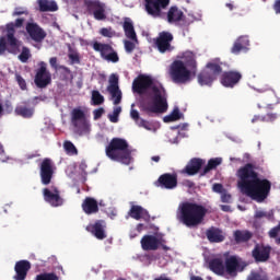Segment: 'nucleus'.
<instances>
[{
  "instance_id": "obj_19",
  "label": "nucleus",
  "mask_w": 280,
  "mask_h": 280,
  "mask_svg": "<svg viewBox=\"0 0 280 280\" xmlns=\"http://www.w3.org/2000/svg\"><path fill=\"white\" fill-rule=\"evenodd\" d=\"M112 100H114V105L117 106L121 104V90H119V77L112 74L109 77V85L107 86Z\"/></svg>"
},
{
  "instance_id": "obj_34",
  "label": "nucleus",
  "mask_w": 280,
  "mask_h": 280,
  "mask_svg": "<svg viewBox=\"0 0 280 280\" xmlns=\"http://www.w3.org/2000/svg\"><path fill=\"white\" fill-rule=\"evenodd\" d=\"M209 268L214 275L222 276L225 272L224 262L220 258H213L209 261Z\"/></svg>"
},
{
  "instance_id": "obj_26",
  "label": "nucleus",
  "mask_w": 280,
  "mask_h": 280,
  "mask_svg": "<svg viewBox=\"0 0 280 280\" xmlns=\"http://www.w3.org/2000/svg\"><path fill=\"white\" fill-rule=\"evenodd\" d=\"M248 45H250V40H248V36H240L233 44L231 48V54L234 56H240L242 51H246Z\"/></svg>"
},
{
  "instance_id": "obj_40",
  "label": "nucleus",
  "mask_w": 280,
  "mask_h": 280,
  "mask_svg": "<svg viewBox=\"0 0 280 280\" xmlns=\"http://www.w3.org/2000/svg\"><path fill=\"white\" fill-rule=\"evenodd\" d=\"M92 102L94 106H101V104H104V95L97 90L92 91Z\"/></svg>"
},
{
  "instance_id": "obj_52",
  "label": "nucleus",
  "mask_w": 280,
  "mask_h": 280,
  "mask_svg": "<svg viewBox=\"0 0 280 280\" xmlns=\"http://www.w3.org/2000/svg\"><path fill=\"white\" fill-rule=\"evenodd\" d=\"M212 189L215 194H222L224 191V186L222 184H213Z\"/></svg>"
},
{
  "instance_id": "obj_43",
  "label": "nucleus",
  "mask_w": 280,
  "mask_h": 280,
  "mask_svg": "<svg viewBox=\"0 0 280 280\" xmlns=\"http://www.w3.org/2000/svg\"><path fill=\"white\" fill-rule=\"evenodd\" d=\"M254 218L256 220H261V218H266L267 220H272L275 218V213L273 212H266V211L257 210L255 212Z\"/></svg>"
},
{
  "instance_id": "obj_2",
  "label": "nucleus",
  "mask_w": 280,
  "mask_h": 280,
  "mask_svg": "<svg viewBox=\"0 0 280 280\" xmlns=\"http://www.w3.org/2000/svg\"><path fill=\"white\" fill-rule=\"evenodd\" d=\"M237 187L248 198L256 202H264L270 196L272 183L267 178H260L257 173V166L253 163H247L240 167L236 172Z\"/></svg>"
},
{
  "instance_id": "obj_10",
  "label": "nucleus",
  "mask_w": 280,
  "mask_h": 280,
  "mask_svg": "<svg viewBox=\"0 0 280 280\" xmlns=\"http://www.w3.org/2000/svg\"><path fill=\"white\" fill-rule=\"evenodd\" d=\"M94 51H97L107 62H119V55L115 51V48L110 44H104L100 42H94L92 44Z\"/></svg>"
},
{
  "instance_id": "obj_62",
  "label": "nucleus",
  "mask_w": 280,
  "mask_h": 280,
  "mask_svg": "<svg viewBox=\"0 0 280 280\" xmlns=\"http://www.w3.org/2000/svg\"><path fill=\"white\" fill-rule=\"evenodd\" d=\"M137 231H138V233H141L143 231V224L142 223H139L137 225Z\"/></svg>"
},
{
  "instance_id": "obj_31",
  "label": "nucleus",
  "mask_w": 280,
  "mask_h": 280,
  "mask_svg": "<svg viewBox=\"0 0 280 280\" xmlns=\"http://www.w3.org/2000/svg\"><path fill=\"white\" fill-rule=\"evenodd\" d=\"M122 28L125 36L129 38V40H137V32L135 31V24L130 18H125Z\"/></svg>"
},
{
  "instance_id": "obj_27",
  "label": "nucleus",
  "mask_w": 280,
  "mask_h": 280,
  "mask_svg": "<svg viewBox=\"0 0 280 280\" xmlns=\"http://www.w3.org/2000/svg\"><path fill=\"white\" fill-rule=\"evenodd\" d=\"M82 210L86 215H93L94 213L100 212V206L97 200L92 197H86L82 202Z\"/></svg>"
},
{
  "instance_id": "obj_4",
  "label": "nucleus",
  "mask_w": 280,
  "mask_h": 280,
  "mask_svg": "<svg viewBox=\"0 0 280 280\" xmlns=\"http://www.w3.org/2000/svg\"><path fill=\"white\" fill-rule=\"evenodd\" d=\"M170 0H144V10L152 19H166L167 23H180L185 18V13L178 7H171L167 14L163 10H167Z\"/></svg>"
},
{
  "instance_id": "obj_14",
  "label": "nucleus",
  "mask_w": 280,
  "mask_h": 280,
  "mask_svg": "<svg viewBox=\"0 0 280 280\" xmlns=\"http://www.w3.org/2000/svg\"><path fill=\"white\" fill-rule=\"evenodd\" d=\"M71 124L73 128H77L80 132H86L89 130V120H86V114L80 108H74L71 112Z\"/></svg>"
},
{
  "instance_id": "obj_29",
  "label": "nucleus",
  "mask_w": 280,
  "mask_h": 280,
  "mask_svg": "<svg viewBox=\"0 0 280 280\" xmlns=\"http://www.w3.org/2000/svg\"><path fill=\"white\" fill-rule=\"evenodd\" d=\"M235 244H246L253 240V232L248 230H236L233 232Z\"/></svg>"
},
{
  "instance_id": "obj_38",
  "label": "nucleus",
  "mask_w": 280,
  "mask_h": 280,
  "mask_svg": "<svg viewBox=\"0 0 280 280\" xmlns=\"http://www.w3.org/2000/svg\"><path fill=\"white\" fill-rule=\"evenodd\" d=\"M63 150L67 154H69V156H77L78 154V148H75V144L69 140L63 142Z\"/></svg>"
},
{
  "instance_id": "obj_22",
  "label": "nucleus",
  "mask_w": 280,
  "mask_h": 280,
  "mask_svg": "<svg viewBox=\"0 0 280 280\" xmlns=\"http://www.w3.org/2000/svg\"><path fill=\"white\" fill-rule=\"evenodd\" d=\"M32 270V262L28 260H20L15 262L14 271L15 276L13 277L14 280H25L27 279V272Z\"/></svg>"
},
{
  "instance_id": "obj_13",
  "label": "nucleus",
  "mask_w": 280,
  "mask_h": 280,
  "mask_svg": "<svg viewBox=\"0 0 280 280\" xmlns=\"http://www.w3.org/2000/svg\"><path fill=\"white\" fill-rule=\"evenodd\" d=\"M25 30L26 34L34 43H43L44 38H47V33L38 23L34 22V19H31V21L25 24Z\"/></svg>"
},
{
  "instance_id": "obj_36",
  "label": "nucleus",
  "mask_w": 280,
  "mask_h": 280,
  "mask_svg": "<svg viewBox=\"0 0 280 280\" xmlns=\"http://www.w3.org/2000/svg\"><path fill=\"white\" fill-rule=\"evenodd\" d=\"M218 165H222V158H214L208 161V164L203 167L200 176H207L211 170H215Z\"/></svg>"
},
{
  "instance_id": "obj_46",
  "label": "nucleus",
  "mask_w": 280,
  "mask_h": 280,
  "mask_svg": "<svg viewBox=\"0 0 280 280\" xmlns=\"http://www.w3.org/2000/svg\"><path fill=\"white\" fill-rule=\"evenodd\" d=\"M278 118H279L278 114L268 113L267 115L262 116V121L264 122H272V121H277Z\"/></svg>"
},
{
  "instance_id": "obj_48",
  "label": "nucleus",
  "mask_w": 280,
  "mask_h": 280,
  "mask_svg": "<svg viewBox=\"0 0 280 280\" xmlns=\"http://www.w3.org/2000/svg\"><path fill=\"white\" fill-rule=\"evenodd\" d=\"M247 280H268V277L261 276V273L257 271H252L250 275L247 277Z\"/></svg>"
},
{
  "instance_id": "obj_55",
  "label": "nucleus",
  "mask_w": 280,
  "mask_h": 280,
  "mask_svg": "<svg viewBox=\"0 0 280 280\" xmlns=\"http://www.w3.org/2000/svg\"><path fill=\"white\" fill-rule=\"evenodd\" d=\"M108 119H109V121H112V124H117V121H119V116L117 114L113 113V114L108 115Z\"/></svg>"
},
{
  "instance_id": "obj_47",
  "label": "nucleus",
  "mask_w": 280,
  "mask_h": 280,
  "mask_svg": "<svg viewBox=\"0 0 280 280\" xmlns=\"http://www.w3.org/2000/svg\"><path fill=\"white\" fill-rule=\"evenodd\" d=\"M15 80L22 91H27V82H25V79L21 74H15Z\"/></svg>"
},
{
  "instance_id": "obj_3",
  "label": "nucleus",
  "mask_w": 280,
  "mask_h": 280,
  "mask_svg": "<svg viewBox=\"0 0 280 280\" xmlns=\"http://www.w3.org/2000/svg\"><path fill=\"white\" fill-rule=\"evenodd\" d=\"M184 60H175L170 68V78L174 84H187L198 72V62L194 52H186Z\"/></svg>"
},
{
  "instance_id": "obj_42",
  "label": "nucleus",
  "mask_w": 280,
  "mask_h": 280,
  "mask_svg": "<svg viewBox=\"0 0 280 280\" xmlns=\"http://www.w3.org/2000/svg\"><path fill=\"white\" fill-rule=\"evenodd\" d=\"M55 272H44L36 276L35 280H59Z\"/></svg>"
},
{
  "instance_id": "obj_7",
  "label": "nucleus",
  "mask_w": 280,
  "mask_h": 280,
  "mask_svg": "<svg viewBox=\"0 0 280 280\" xmlns=\"http://www.w3.org/2000/svg\"><path fill=\"white\" fill-rule=\"evenodd\" d=\"M25 25V18H18L14 22H10L5 25L7 38L0 37V54H5L9 45V54H14L19 51V39L15 38L16 30H21Z\"/></svg>"
},
{
  "instance_id": "obj_53",
  "label": "nucleus",
  "mask_w": 280,
  "mask_h": 280,
  "mask_svg": "<svg viewBox=\"0 0 280 280\" xmlns=\"http://www.w3.org/2000/svg\"><path fill=\"white\" fill-rule=\"evenodd\" d=\"M231 194H228V192H222V195H221V201L222 202H231Z\"/></svg>"
},
{
  "instance_id": "obj_25",
  "label": "nucleus",
  "mask_w": 280,
  "mask_h": 280,
  "mask_svg": "<svg viewBox=\"0 0 280 280\" xmlns=\"http://www.w3.org/2000/svg\"><path fill=\"white\" fill-rule=\"evenodd\" d=\"M206 237L211 244H220L224 242V232L218 228H210L206 231Z\"/></svg>"
},
{
  "instance_id": "obj_18",
  "label": "nucleus",
  "mask_w": 280,
  "mask_h": 280,
  "mask_svg": "<svg viewBox=\"0 0 280 280\" xmlns=\"http://www.w3.org/2000/svg\"><path fill=\"white\" fill-rule=\"evenodd\" d=\"M162 189H176L178 187V175L176 173L162 174L156 182Z\"/></svg>"
},
{
  "instance_id": "obj_9",
  "label": "nucleus",
  "mask_w": 280,
  "mask_h": 280,
  "mask_svg": "<svg viewBox=\"0 0 280 280\" xmlns=\"http://www.w3.org/2000/svg\"><path fill=\"white\" fill-rule=\"evenodd\" d=\"M172 40H174V35L170 32H161L156 38H153V47L158 49L160 54H170L174 51V46H172Z\"/></svg>"
},
{
  "instance_id": "obj_58",
  "label": "nucleus",
  "mask_w": 280,
  "mask_h": 280,
  "mask_svg": "<svg viewBox=\"0 0 280 280\" xmlns=\"http://www.w3.org/2000/svg\"><path fill=\"white\" fill-rule=\"evenodd\" d=\"M257 121H264V116L255 115L252 119V124H257Z\"/></svg>"
},
{
  "instance_id": "obj_61",
  "label": "nucleus",
  "mask_w": 280,
  "mask_h": 280,
  "mask_svg": "<svg viewBox=\"0 0 280 280\" xmlns=\"http://www.w3.org/2000/svg\"><path fill=\"white\" fill-rule=\"evenodd\" d=\"M151 160L154 161V163H159V161H161V156L154 155L151 158Z\"/></svg>"
},
{
  "instance_id": "obj_54",
  "label": "nucleus",
  "mask_w": 280,
  "mask_h": 280,
  "mask_svg": "<svg viewBox=\"0 0 280 280\" xmlns=\"http://www.w3.org/2000/svg\"><path fill=\"white\" fill-rule=\"evenodd\" d=\"M183 185H184V187H188V189H194V187L196 186V184L190 179L184 180Z\"/></svg>"
},
{
  "instance_id": "obj_49",
  "label": "nucleus",
  "mask_w": 280,
  "mask_h": 280,
  "mask_svg": "<svg viewBox=\"0 0 280 280\" xmlns=\"http://www.w3.org/2000/svg\"><path fill=\"white\" fill-rule=\"evenodd\" d=\"M105 110L104 107H100L97 109L93 110L94 120L97 121V119H102V115H104Z\"/></svg>"
},
{
  "instance_id": "obj_28",
  "label": "nucleus",
  "mask_w": 280,
  "mask_h": 280,
  "mask_svg": "<svg viewBox=\"0 0 280 280\" xmlns=\"http://www.w3.org/2000/svg\"><path fill=\"white\" fill-rule=\"evenodd\" d=\"M15 115L24 119H32L34 117V107L30 106L28 102H23L15 107Z\"/></svg>"
},
{
  "instance_id": "obj_30",
  "label": "nucleus",
  "mask_w": 280,
  "mask_h": 280,
  "mask_svg": "<svg viewBox=\"0 0 280 280\" xmlns=\"http://www.w3.org/2000/svg\"><path fill=\"white\" fill-rule=\"evenodd\" d=\"M240 267V261L237 260V257L230 256L225 259V272L230 275L231 277H235L237 275V268Z\"/></svg>"
},
{
  "instance_id": "obj_51",
  "label": "nucleus",
  "mask_w": 280,
  "mask_h": 280,
  "mask_svg": "<svg viewBox=\"0 0 280 280\" xmlns=\"http://www.w3.org/2000/svg\"><path fill=\"white\" fill-rule=\"evenodd\" d=\"M280 229L278 226H275L269 231V237H271V240H275L278 237Z\"/></svg>"
},
{
  "instance_id": "obj_45",
  "label": "nucleus",
  "mask_w": 280,
  "mask_h": 280,
  "mask_svg": "<svg viewBox=\"0 0 280 280\" xmlns=\"http://www.w3.org/2000/svg\"><path fill=\"white\" fill-rule=\"evenodd\" d=\"M71 52L68 54V58L71 65H80V54L78 51H73L70 49Z\"/></svg>"
},
{
  "instance_id": "obj_56",
  "label": "nucleus",
  "mask_w": 280,
  "mask_h": 280,
  "mask_svg": "<svg viewBox=\"0 0 280 280\" xmlns=\"http://www.w3.org/2000/svg\"><path fill=\"white\" fill-rule=\"evenodd\" d=\"M49 65L52 67V69H58V58L52 57L49 59Z\"/></svg>"
},
{
  "instance_id": "obj_41",
  "label": "nucleus",
  "mask_w": 280,
  "mask_h": 280,
  "mask_svg": "<svg viewBox=\"0 0 280 280\" xmlns=\"http://www.w3.org/2000/svg\"><path fill=\"white\" fill-rule=\"evenodd\" d=\"M18 58L21 62L25 63V62H27V60H30L32 58V51H30V48H27L26 46H23L22 51Z\"/></svg>"
},
{
  "instance_id": "obj_12",
  "label": "nucleus",
  "mask_w": 280,
  "mask_h": 280,
  "mask_svg": "<svg viewBox=\"0 0 280 280\" xmlns=\"http://www.w3.org/2000/svg\"><path fill=\"white\" fill-rule=\"evenodd\" d=\"M54 161L49 158L44 159L39 164V176L42 185H50L54 178Z\"/></svg>"
},
{
  "instance_id": "obj_11",
  "label": "nucleus",
  "mask_w": 280,
  "mask_h": 280,
  "mask_svg": "<svg viewBox=\"0 0 280 280\" xmlns=\"http://www.w3.org/2000/svg\"><path fill=\"white\" fill-rule=\"evenodd\" d=\"M34 83L37 89H47V86L51 84V72L47 70V63L45 61L39 62V68L36 70Z\"/></svg>"
},
{
  "instance_id": "obj_63",
  "label": "nucleus",
  "mask_w": 280,
  "mask_h": 280,
  "mask_svg": "<svg viewBox=\"0 0 280 280\" xmlns=\"http://www.w3.org/2000/svg\"><path fill=\"white\" fill-rule=\"evenodd\" d=\"M113 113L119 116L121 113V107H116Z\"/></svg>"
},
{
  "instance_id": "obj_8",
  "label": "nucleus",
  "mask_w": 280,
  "mask_h": 280,
  "mask_svg": "<svg viewBox=\"0 0 280 280\" xmlns=\"http://www.w3.org/2000/svg\"><path fill=\"white\" fill-rule=\"evenodd\" d=\"M224 62L220 58L211 59L197 75L200 86H211L219 75H222Z\"/></svg>"
},
{
  "instance_id": "obj_50",
  "label": "nucleus",
  "mask_w": 280,
  "mask_h": 280,
  "mask_svg": "<svg viewBox=\"0 0 280 280\" xmlns=\"http://www.w3.org/2000/svg\"><path fill=\"white\" fill-rule=\"evenodd\" d=\"M125 50L127 51V54H132V51H135V43L130 40H125Z\"/></svg>"
},
{
  "instance_id": "obj_59",
  "label": "nucleus",
  "mask_w": 280,
  "mask_h": 280,
  "mask_svg": "<svg viewBox=\"0 0 280 280\" xmlns=\"http://www.w3.org/2000/svg\"><path fill=\"white\" fill-rule=\"evenodd\" d=\"M59 69H61V71H65V73H68V74L71 73V69H69V68L66 67V66H60Z\"/></svg>"
},
{
  "instance_id": "obj_5",
  "label": "nucleus",
  "mask_w": 280,
  "mask_h": 280,
  "mask_svg": "<svg viewBox=\"0 0 280 280\" xmlns=\"http://www.w3.org/2000/svg\"><path fill=\"white\" fill-rule=\"evenodd\" d=\"M179 221L188 229H196L205 222L208 210L202 205L185 201L179 205Z\"/></svg>"
},
{
  "instance_id": "obj_1",
  "label": "nucleus",
  "mask_w": 280,
  "mask_h": 280,
  "mask_svg": "<svg viewBox=\"0 0 280 280\" xmlns=\"http://www.w3.org/2000/svg\"><path fill=\"white\" fill-rule=\"evenodd\" d=\"M132 91L138 95H145L148 91H151L152 102H140V109L149 117L167 113V108H170V105L167 104V91H165L163 84L154 83L152 77L148 74H139L132 82Z\"/></svg>"
},
{
  "instance_id": "obj_20",
  "label": "nucleus",
  "mask_w": 280,
  "mask_h": 280,
  "mask_svg": "<svg viewBox=\"0 0 280 280\" xmlns=\"http://www.w3.org/2000/svg\"><path fill=\"white\" fill-rule=\"evenodd\" d=\"M272 248L270 246L256 244L252 250V257L257 264H264L270 259V252Z\"/></svg>"
},
{
  "instance_id": "obj_44",
  "label": "nucleus",
  "mask_w": 280,
  "mask_h": 280,
  "mask_svg": "<svg viewBox=\"0 0 280 280\" xmlns=\"http://www.w3.org/2000/svg\"><path fill=\"white\" fill-rule=\"evenodd\" d=\"M12 16H30V10L25 7H16L12 12Z\"/></svg>"
},
{
  "instance_id": "obj_57",
  "label": "nucleus",
  "mask_w": 280,
  "mask_h": 280,
  "mask_svg": "<svg viewBox=\"0 0 280 280\" xmlns=\"http://www.w3.org/2000/svg\"><path fill=\"white\" fill-rule=\"evenodd\" d=\"M273 10H275L276 14H280V0H276V2L273 4Z\"/></svg>"
},
{
  "instance_id": "obj_16",
  "label": "nucleus",
  "mask_w": 280,
  "mask_h": 280,
  "mask_svg": "<svg viewBox=\"0 0 280 280\" xmlns=\"http://www.w3.org/2000/svg\"><path fill=\"white\" fill-rule=\"evenodd\" d=\"M84 5L89 14H93L96 21H106V9L102 2L85 0Z\"/></svg>"
},
{
  "instance_id": "obj_39",
  "label": "nucleus",
  "mask_w": 280,
  "mask_h": 280,
  "mask_svg": "<svg viewBox=\"0 0 280 280\" xmlns=\"http://www.w3.org/2000/svg\"><path fill=\"white\" fill-rule=\"evenodd\" d=\"M101 36H104V38H116L119 37V34L115 32L110 26L109 27H103L100 30Z\"/></svg>"
},
{
  "instance_id": "obj_33",
  "label": "nucleus",
  "mask_w": 280,
  "mask_h": 280,
  "mask_svg": "<svg viewBox=\"0 0 280 280\" xmlns=\"http://www.w3.org/2000/svg\"><path fill=\"white\" fill-rule=\"evenodd\" d=\"M40 12H58V3L54 0H37Z\"/></svg>"
},
{
  "instance_id": "obj_32",
  "label": "nucleus",
  "mask_w": 280,
  "mask_h": 280,
  "mask_svg": "<svg viewBox=\"0 0 280 280\" xmlns=\"http://www.w3.org/2000/svg\"><path fill=\"white\" fill-rule=\"evenodd\" d=\"M129 215L133 220H141V219L150 218V213L148 212V210H145L141 206H131V208L129 210Z\"/></svg>"
},
{
  "instance_id": "obj_21",
  "label": "nucleus",
  "mask_w": 280,
  "mask_h": 280,
  "mask_svg": "<svg viewBox=\"0 0 280 280\" xmlns=\"http://www.w3.org/2000/svg\"><path fill=\"white\" fill-rule=\"evenodd\" d=\"M88 233H91L96 240H106V221L97 220L86 226Z\"/></svg>"
},
{
  "instance_id": "obj_60",
  "label": "nucleus",
  "mask_w": 280,
  "mask_h": 280,
  "mask_svg": "<svg viewBox=\"0 0 280 280\" xmlns=\"http://www.w3.org/2000/svg\"><path fill=\"white\" fill-rule=\"evenodd\" d=\"M221 210L229 212V211H231V206H221Z\"/></svg>"
},
{
  "instance_id": "obj_15",
  "label": "nucleus",
  "mask_w": 280,
  "mask_h": 280,
  "mask_svg": "<svg viewBox=\"0 0 280 280\" xmlns=\"http://www.w3.org/2000/svg\"><path fill=\"white\" fill-rule=\"evenodd\" d=\"M241 81L242 72L237 70H230L221 73L220 82L225 89H234Z\"/></svg>"
},
{
  "instance_id": "obj_23",
  "label": "nucleus",
  "mask_w": 280,
  "mask_h": 280,
  "mask_svg": "<svg viewBox=\"0 0 280 280\" xmlns=\"http://www.w3.org/2000/svg\"><path fill=\"white\" fill-rule=\"evenodd\" d=\"M205 165V161L200 158H192L187 165L182 170V174H187V176H196L202 166Z\"/></svg>"
},
{
  "instance_id": "obj_24",
  "label": "nucleus",
  "mask_w": 280,
  "mask_h": 280,
  "mask_svg": "<svg viewBox=\"0 0 280 280\" xmlns=\"http://www.w3.org/2000/svg\"><path fill=\"white\" fill-rule=\"evenodd\" d=\"M140 244L142 250H159L161 240L154 235H144L142 236Z\"/></svg>"
},
{
  "instance_id": "obj_37",
  "label": "nucleus",
  "mask_w": 280,
  "mask_h": 280,
  "mask_svg": "<svg viewBox=\"0 0 280 280\" xmlns=\"http://www.w3.org/2000/svg\"><path fill=\"white\" fill-rule=\"evenodd\" d=\"M183 117L180 109L175 107L172 113L163 118L164 124H172V121H178Z\"/></svg>"
},
{
  "instance_id": "obj_64",
  "label": "nucleus",
  "mask_w": 280,
  "mask_h": 280,
  "mask_svg": "<svg viewBox=\"0 0 280 280\" xmlns=\"http://www.w3.org/2000/svg\"><path fill=\"white\" fill-rule=\"evenodd\" d=\"M190 280H203V279L200 278L199 276H192V277H190Z\"/></svg>"
},
{
  "instance_id": "obj_6",
  "label": "nucleus",
  "mask_w": 280,
  "mask_h": 280,
  "mask_svg": "<svg viewBox=\"0 0 280 280\" xmlns=\"http://www.w3.org/2000/svg\"><path fill=\"white\" fill-rule=\"evenodd\" d=\"M105 154L110 161L122 163V165L132 163V149H130L128 140L124 138H113L105 147Z\"/></svg>"
},
{
  "instance_id": "obj_17",
  "label": "nucleus",
  "mask_w": 280,
  "mask_h": 280,
  "mask_svg": "<svg viewBox=\"0 0 280 280\" xmlns=\"http://www.w3.org/2000/svg\"><path fill=\"white\" fill-rule=\"evenodd\" d=\"M43 197L50 207H62L65 205V199L60 197V190L56 187L52 188V191L49 188H44Z\"/></svg>"
},
{
  "instance_id": "obj_35",
  "label": "nucleus",
  "mask_w": 280,
  "mask_h": 280,
  "mask_svg": "<svg viewBox=\"0 0 280 280\" xmlns=\"http://www.w3.org/2000/svg\"><path fill=\"white\" fill-rule=\"evenodd\" d=\"M130 117L131 119H133L137 126H139V128H144L145 130H152V127H150V122L145 119H142L137 109H131Z\"/></svg>"
}]
</instances>
